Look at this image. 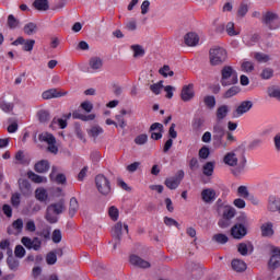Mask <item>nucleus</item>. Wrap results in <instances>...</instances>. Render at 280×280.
<instances>
[{"label": "nucleus", "mask_w": 280, "mask_h": 280, "mask_svg": "<svg viewBox=\"0 0 280 280\" xmlns=\"http://www.w3.org/2000/svg\"><path fill=\"white\" fill-rule=\"evenodd\" d=\"M56 261H58V256H56V252H49L46 255V264H48V266H54Z\"/></svg>", "instance_id": "obj_54"}, {"label": "nucleus", "mask_w": 280, "mask_h": 280, "mask_svg": "<svg viewBox=\"0 0 280 280\" xmlns=\"http://www.w3.org/2000/svg\"><path fill=\"white\" fill-rule=\"evenodd\" d=\"M217 198H218V194L215 192V189L205 188L201 190V200L206 205H212V202H215Z\"/></svg>", "instance_id": "obj_12"}, {"label": "nucleus", "mask_w": 280, "mask_h": 280, "mask_svg": "<svg viewBox=\"0 0 280 280\" xmlns=\"http://www.w3.org/2000/svg\"><path fill=\"white\" fill-rule=\"evenodd\" d=\"M231 110V108L229 107V105H221L217 108V121H222L224 119H226V116L229 115V112Z\"/></svg>", "instance_id": "obj_27"}, {"label": "nucleus", "mask_w": 280, "mask_h": 280, "mask_svg": "<svg viewBox=\"0 0 280 280\" xmlns=\"http://www.w3.org/2000/svg\"><path fill=\"white\" fill-rule=\"evenodd\" d=\"M268 268L269 270H277V268H280V248L273 247L271 250V257L268 261Z\"/></svg>", "instance_id": "obj_11"}, {"label": "nucleus", "mask_w": 280, "mask_h": 280, "mask_svg": "<svg viewBox=\"0 0 280 280\" xmlns=\"http://www.w3.org/2000/svg\"><path fill=\"white\" fill-rule=\"evenodd\" d=\"M27 176H28V178H30L33 183H37V184L47 183V177L37 175V174L34 173V172H28V173H27Z\"/></svg>", "instance_id": "obj_43"}, {"label": "nucleus", "mask_w": 280, "mask_h": 280, "mask_svg": "<svg viewBox=\"0 0 280 280\" xmlns=\"http://www.w3.org/2000/svg\"><path fill=\"white\" fill-rule=\"evenodd\" d=\"M7 264H8V267L10 268V270H13V271L19 270L20 262L16 258H14V256L12 254L8 255Z\"/></svg>", "instance_id": "obj_41"}, {"label": "nucleus", "mask_w": 280, "mask_h": 280, "mask_svg": "<svg viewBox=\"0 0 280 280\" xmlns=\"http://www.w3.org/2000/svg\"><path fill=\"white\" fill-rule=\"evenodd\" d=\"M240 86H232L223 95V97H225V100H229L231 97H235V95H237V93H240Z\"/></svg>", "instance_id": "obj_49"}, {"label": "nucleus", "mask_w": 280, "mask_h": 280, "mask_svg": "<svg viewBox=\"0 0 280 280\" xmlns=\"http://www.w3.org/2000/svg\"><path fill=\"white\" fill-rule=\"evenodd\" d=\"M130 49L133 51V58H143L145 56V49L139 44L131 45Z\"/></svg>", "instance_id": "obj_34"}, {"label": "nucleus", "mask_w": 280, "mask_h": 280, "mask_svg": "<svg viewBox=\"0 0 280 280\" xmlns=\"http://www.w3.org/2000/svg\"><path fill=\"white\" fill-rule=\"evenodd\" d=\"M15 257H18L19 259H23V257H25V248L22 245H18L15 247Z\"/></svg>", "instance_id": "obj_64"}, {"label": "nucleus", "mask_w": 280, "mask_h": 280, "mask_svg": "<svg viewBox=\"0 0 280 280\" xmlns=\"http://www.w3.org/2000/svg\"><path fill=\"white\" fill-rule=\"evenodd\" d=\"M240 222L232 226L231 235L234 240H244L248 235V218L246 215L240 217Z\"/></svg>", "instance_id": "obj_2"}, {"label": "nucleus", "mask_w": 280, "mask_h": 280, "mask_svg": "<svg viewBox=\"0 0 280 280\" xmlns=\"http://www.w3.org/2000/svg\"><path fill=\"white\" fill-rule=\"evenodd\" d=\"M275 75V70L272 68H264L260 72L261 80H270Z\"/></svg>", "instance_id": "obj_46"}, {"label": "nucleus", "mask_w": 280, "mask_h": 280, "mask_svg": "<svg viewBox=\"0 0 280 280\" xmlns=\"http://www.w3.org/2000/svg\"><path fill=\"white\" fill-rule=\"evenodd\" d=\"M192 130H200L205 126V119L200 117H195L191 122Z\"/></svg>", "instance_id": "obj_52"}, {"label": "nucleus", "mask_w": 280, "mask_h": 280, "mask_svg": "<svg viewBox=\"0 0 280 280\" xmlns=\"http://www.w3.org/2000/svg\"><path fill=\"white\" fill-rule=\"evenodd\" d=\"M49 161L40 160L35 164V172H37L38 174H45V172H49Z\"/></svg>", "instance_id": "obj_28"}, {"label": "nucleus", "mask_w": 280, "mask_h": 280, "mask_svg": "<svg viewBox=\"0 0 280 280\" xmlns=\"http://www.w3.org/2000/svg\"><path fill=\"white\" fill-rule=\"evenodd\" d=\"M0 250H7V255H13L12 243L10 242V238L0 241Z\"/></svg>", "instance_id": "obj_38"}, {"label": "nucleus", "mask_w": 280, "mask_h": 280, "mask_svg": "<svg viewBox=\"0 0 280 280\" xmlns=\"http://www.w3.org/2000/svg\"><path fill=\"white\" fill-rule=\"evenodd\" d=\"M35 198L36 200H39V202H46L47 198H49V195L47 194V189L37 188L35 190Z\"/></svg>", "instance_id": "obj_35"}, {"label": "nucleus", "mask_w": 280, "mask_h": 280, "mask_svg": "<svg viewBox=\"0 0 280 280\" xmlns=\"http://www.w3.org/2000/svg\"><path fill=\"white\" fill-rule=\"evenodd\" d=\"M21 242L25 248H28V250H40V246H43V242H40L38 237H34L32 240L27 236H24L22 237Z\"/></svg>", "instance_id": "obj_10"}, {"label": "nucleus", "mask_w": 280, "mask_h": 280, "mask_svg": "<svg viewBox=\"0 0 280 280\" xmlns=\"http://www.w3.org/2000/svg\"><path fill=\"white\" fill-rule=\"evenodd\" d=\"M135 143L137 145H145L148 143V135L142 133L135 138Z\"/></svg>", "instance_id": "obj_59"}, {"label": "nucleus", "mask_w": 280, "mask_h": 280, "mask_svg": "<svg viewBox=\"0 0 280 280\" xmlns=\"http://www.w3.org/2000/svg\"><path fill=\"white\" fill-rule=\"evenodd\" d=\"M108 215L113 222H117L119 220V209L115 206L109 207Z\"/></svg>", "instance_id": "obj_47"}, {"label": "nucleus", "mask_w": 280, "mask_h": 280, "mask_svg": "<svg viewBox=\"0 0 280 280\" xmlns=\"http://www.w3.org/2000/svg\"><path fill=\"white\" fill-rule=\"evenodd\" d=\"M212 242H215L217 244H226V242H229V236L222 233L214 234L212 236Z\"/></svg>", "instance_id": "obj_45"}, {"label": "nucleus", "mask_w": 280, "mask_h": 280, "mask_svg": "<svg viewBox=\"0 0 280 280\" xmlns=\"http://www.w3.org/2000/svg\"><path fill=\"white\" fill-rule=\"evenodd\" d=\"M250 108H253V103L250 101H243L233 112V117H242V115L248 113Z\"/></svg>", "instance_id": "obj_14"}, {"label": "nucleus", "mask_w": 280, "mask_h": 280, "mask_svg": "<svg viewBox=\"0 0 280 280\" xmlns=\"http://www.w3.org/2000/svg\"><path fill=\"white\" fill-rule=\"evenodd\" d=\"M213 170H215V162H207L202 167L203 176H213Z\"/></svg>", "instance_id": "obj_39"}, {"label": "nucleus", "mask_w": 280, "mask_h": 280, "mask_svg": "<svg viewBox=\"0 0 280 280\" xmlns=\"http://www.w3.org/2000/svg\"><path fill=\"white\" fill-rule=\"evenodd\" d=\"M203 104L210 109L215 108V96H212V95L205 96Z\"/></svg>", "instance_id": "obj_48"}, {"label": "nucleus", "mask_w": 280, "mask_h": 280, "mask_svg": "<svg viewBox=\"0 0 280 280\" xmlns=\"http://www.w3.org/2000/svg\"><path fill=\"white\" fill-rule=\"evenodd\" d=\"M254 58L257 62H270V56L264 52H255Z\"/></svg>", "instance_id": "obj_53"}, {"label": "nucleus", "mask_w": 280, "mask_h": 280, "mask_svg": "<svg viewBox=\"0 0 280 280\" xmlns=\"http://www.w3.org/2000/svg\"><path fill=\"white\" fill-rule=\"evenodd\" d=\"M261 237H272L275 235V224L270 221L260 225Z\"/></svg>", "instance_id": "obj_18"}, {"label": "nucleus", "mask_w": 280, "mask_h": 280, "mask_svg": "<svg viewBox=\"0 0 280 280\" xmlns=\"http://www.w3.org/2000/svg\"><path fill=\"white\" fill-rule=\"evenodd\" d=\"M223 163L228 165V167H232L231 172L233 176L237 178L244 174V170L246 168V154L244 152L240 154V150L235 149L225 153Z\"/></svg>", "instance_id": "obj_1"}, {"label": "nucleus", "mask_w": 280, "mask_h": 280, "mask_svg": "<svg viewBox=\"0 0 280 280\" xmlns=\"http://www.w3.org/2000/svg\"><path fill=\"white\" fill-rule=\"evenodd\" d=\"M210 58V65L212 67H218V65H223V62H226V50L220 46H214L210 49L209 52Z\"/></svg>", "instance_id": "obj_6"}, {"label": "nucleus", "mask_w": 280, "mask_h": 280, "mask_svg": "<svg viewBox=\"0 0 280 280\" xmlns=\"http://www.w3.org/2000/svg\"><path fill=\"white\" fill-rule=\"evenodd\" d=\"M161 89H163V81L150 85V91H152L154 95H161Z\"/></svg>", "instance_id": "obj_55"}, {"label": "nucleus", "mask_w": 280, "mask_h": 280, "mask_svg": "<svg viewBox=\"0 0 280 280\" xmlns=\"http://www.w3.org/2000/svg\"><path fill=\"white\" fill-rule=\"evenodd\" d=\"M38 140L43 143H47L48 152H51V154H58V147L56 145V137L49 132H43L38 136Z\"/></svg>", "instance_id": "obj_7"}, {"label": "nucleus", "mask_w": 280, "mask_h": 280, "mask_svg": "<svg viewBox=\"0 0 280 280\" xmlns=\"http://www.w3.org/2000/svg\"><path fill=\"white\" fill-rule=\"evenodd\" d=\"M48 209H50V211H52V213H56V215H60V213L65 212V201L60 200L56 203H52L50 206H48Z\"/></svg>", "instance_id": "obj_30"}, {"label": "nucleus", "mask_w": 280, "mask_h": 280, "mask_svg": "<svg viewBox=\"0 0 280 280\" xmlns=\"http://www.w3.org/2000/svg\"><path fill=\"white\" fill-rule=\"evenodd\" d=\"M95 187L101 196L106 197L113 194V186L110 185V179H108V177H106L104 174L96 175Z\"/></svg>", "instance_id": "obj_4"}, {"label": "nucleus", "mask_w": 280, "mask_h": 280, "mask_svg": "<svg viewBox=\"0 0 280 280\" xmlns=\"http://www.w3.org/2000/svg\"><path fill=\"white\" fill-rule=\"evenodd\" d=\"M45 218L49 224H56V222H58V214H56L54 211H50L49 208L46 210Z\"/></svg>", "instance_id": "obj_44"}, {"label": "nucleus", "mask_w": 280, "mask_h": 280, "mask_svg": "<svg viewBox=\"0 0 280 280\" xmlns=\"http://www.w3.org/2000/svg\"><path fill=\"white\" fill-rule=\"evenodd\" d=\"M246 14H248V4L241 3V5L238 7V10H237V16H240L242 19V18L246 16Z\"/></svg>", "instance_id": "obj_60"}, {"label": "nucleus", "mask_w": 280, "mask_h": 280, "mask_svg": "<svg viewBox=\"0 0 280 280\" xmlns=\"http://www.w3.org/2000/svg\"><path fill=\"white\" fill-rule=\"evenodd\" d=\"M34 45H36V40L26 39L23 44V50L24 51H32V49H34Z\"/></svg>", "instance_id": "obj_61"}, {"label": "nucleus", "mask_w": 280, "mask_h": 280, "mask_svg": "<svg viewBox=\"0 0 280 280\" xmlns=\"http://www.w3.org/2000/svg\"><path fill=\"white\" fill-rule=\"evenodd\" d=\"M224 135H226V130L224 129V125L222 121H217L212 129V140L217 145H220L222 143V140L224 139Z\"/></svg>", "instance_id": "obj_8"}, {"label": "nucleus", "mask_w": 280, "mask_h": 280, "mask_svg": "<svg viewBox=\"0 0 280 280\" xmlns=\"http://www.w3.org/2000/svg\"><path fill=\"white\" fill-rule=\"evenodd\" d=\"M65 95H69V92L60 91L59 89H49L42 93L43 100H54L58 97H65Z\"/></svg>", "instance_id": "obj_13"}, {"label": "nucleus", "mask_w": 280, "mask_h": 280, "mask_svg": "<svg viewBox=\"0 0 280 280\" xmlns=\"http://www.w3.org/2000/svg\"><path fill=\"white\" fill-rule=\"evenodd\" d=\"M241 69L245 73H252V71H255V63H253V61H244Z\"/></svg>", "instance_id": "obj_50"}, {"label": "nucleus", "mask_w": 280, "mask_h": 280, "mask_svg": "<svg viewBox=\"0 0 280 280\" xmlns=\"http://www.w3.org/2000/svg\"><path fill=\"white\" fill-rule=\"evenodd\" d=\"M8 25L11 30H14L19 26V20L14 19V15L10 14L8 16Z\"/></svg>", "instance_id": "obj_63"}, {"label": "nucleus", "mask_w": 280, "mask_h": 280, "mask_svg": "<svg viewBox=\"0 0 280 280\" xmlns=\"http://www.w3.org/2000/svg\"><path fill=\"white\" fill-rule=\"evenodd\" d=\"M267 93L269 97H275L276 100L280 101V90L277 86H269L267 89Z\"/></svg>", "instance_id": "obj_51"}, {"label": "nucleus", "mask_w": 280, "mask_h": 280, "mask_svg": "<svg viewBox=\"0 0 280 280\" xmlns=\"http://www.w3.org/2000/svg\"><path fill=\"white\" fill-rule=\"evenodd\" d=\"M221 84L222 86H231L237 84V71L231 66H225L221 70Z\"/></svg>", "instance_id": "obj_5"}, {"label": "nucleus", "mask_w": 280, "mask_h": 280, "mask_svg": "<svg viewBox=\"0 0 280 280\" xmlns=\"http://www.w3.org/2000/svg\"><path fill=\"white\" fill-rule=\"evenodd\" d=\"M104 133V129L102 127H100L98 125L92 126L89 130H88V135L89 137H92L93 139H97V137L100 135Z\"/></svg>", "instance_id": "obj_36"}, {"label": "nucleus", "mask_w": 280, "mask_h": 280, "mask_svg": "<svg viewBox=\"0 0 280 280\" xmlns=\"http://www.w3.org/2000/svg\"><path fill=\"white\" fill-rule=\"evenodd\" d=\"M232 268L235 272H244L246 270V262H244V260L234 259L232 260Z\"/></svg>", "instance_id": "obj_37"}, {"label": "nucleus", "mask_w": 280, "mask_h": 280, "mask_svg": "<svg viewBox=\"0 0 280 280\" xmlns=\"http://www.w3.org/2000/svg\"><path fill=\"white\" fill-rule=\"evenodd\" d=\"M225 30L230 36H237L240 34L237 31H235V23L233 22H229Z\"/></svg>", "instance_id": "obj_56"}, {"label": "nucleus", "mask_w": 280, "mask_h": 280, "mask_svg": "<svg viewBox=\"0 0 280 280\" xmlns=\"http://www.w3.org/2000/svg\"><path fill=\"white\" fill-rule=\"evenodd\" d=\"M183 178H185V172L180 170L174 177H167L164 182V185L167 187V189H178Z\"/></svg>", "instance_id": "obj_9"}, {"label": "nucleus", "mask_w": 280, "mask_h": 280, "mask_svg": "<svg viewBox=\"0 0 280 280\" xmlns=\"http://www.w3.org/2000/svg\"><path fill=\"white\" fill-rule=\"evenodd\" d=\"M237 195L241 197V198H248L250 196V192L248 191V187L246 186H240L237 188Z\"/></svg>", "instance_id": "obj_58"}, {"label": "nucleus", "mask_w": 280, "mask_h": 280, "mask_svg": "<svg viewBox=\"0 0 280 280\" xmlns=\"http://www.w3.org/2000/svg\"><path fill=\"white\" fill-rule=\"evenodd\" d=\"M267 210L270 211V213H279L280 215V198L270 196L267 203Z\"/></svg>", "instance_id": "obj_16"}, {"label": "nucleus", "mask_w": 280, "mask_h": 280, "mask_svg": "<svg viewBox=\"0 0 280 280\" xmlns=\"http://www.w3.org/2000/svg\"><path fill=\"white\" fill-rule=\"evenodd\" d=\"M23 231V219L15 220L8 229V235H19Z\"/></svg>", "instance_id": "obj_19"}, {"label": "nucleus", "mask_w": 280, "mask_h": 280, "mask_svg": "<svg viewBox=\"0 0 280 280\" xmlns=\"http://www.w3.org/2000/svg\"><path fill=\"white\" fill-rule=\"evenodd\" d=\"M259 38H260L259 34L255 33V34L246 35L245 37H243V42L247 47H253L257 45V43H259Z\"/></svg>", "instance_id": "obj_29"}, {"label": "nucleus", "mask_w": 280, "mask_h": 280, "mask_svg": "<svg viewBox=\"0 0 280 280\" xmlns=\"http://www.w3.org/2000/svg\"><path fill=\"white\" fill-rule=\"evenodd\" d=\"M51 240L54 244H60L62 242V232L60 230H54Z\"/></svg>", "instance_id": "obj_57"}, {"label": "nucleus", "mask_w": 280, "mask_h": 280, "mask_svg": "<svg viewBox=\"0 0 280 280\" xmlns=\"http://www.w3.org/2000/svg\"><path fill=\"white\" fill-rule=\"evenodd\" d=\"M33 5L35 7V10H38L39 12H45L49 10V1L48 0H35L33 2Z\"/></svg>", "instance_id": "obj_33"}, {"label": "nucleus", "mask_w": 280, "mask_h": 280, "mask_svg": "<svg viewBox=\"0 0 280 280\" xmlns=\"http://www.w3.org/2000/svg\"><path fill=\"white\" fill-rule=\"evenodd\" d=\"M23 32L26 34V36H34V34L38 32V26L34 22H30L24 25Z\"/></svg>", "instance_id": "obj_32"}, {"label": "nucleus", "mask_w": 280, "mask_h": 280, "mask_svg": "<svg viewBox=\"0 0 280 280\" xmlns=\"http://www.w3.org/2000/svg\"><path fill=\"white\" fill-rule=\"evenodd\" d=\"M19 187L23 196H32V184L27 179H19Z\"/></svg>", "instance_id": "obj_25"}, {"label": "nucleus", "mask_w": 280, "mask_h": 280, "mask_svg": "<svg viewBox=\"0 0 280 280\" xmlns=\"http://www.w3.org/2000/svg\"><path fill=\"white\" fill-rule=\"evenodd\" d=\"M89 67L92 71H100L104 67V59L98 56L91 57L89 60Z\"/></svg>", "instance_id": "obj_23"}, {"label": "nucleus", "mask_w": 280, "mask_h": 280, "mask_svg": "<svg viewBox=\"0 0 280 280\" xmlns=\"http://www.w3.org/2000/svg\"><path fill=\"white\" fill-rule=\"evenodd\" d=\"M261 23L267 30L275 31L280 27L279 14L275 11H265L261 14Z\"/></svg>", "instance_id": "obj_3"}, {"label": "nucleus", "mask_w": 280, "mask_h": 280, "mask_svg": "<svg viewBox=\"0 0 280 280\" xmlns=\"http://www.w3.org/2000/svg\"><path fill=\"white\" fill-rule=\"evenodd\" d=\"M220 218H225V220H233L235 218V208L231 206L220 207L219 212H217Z\"/></svg>", "instance_id": "obj_15"}, {"label": "nucleus", "mask_w": 280, "mask_h": 280, "mask_svg": "<svg viewBox=\"0 0 280 280\" xmlns=\"http://www.w3.org/2000/svg\"><path fill=\"white\" fill-rule=\"evenodd\" d=\"M184 43L187 47H196L200 43V37H198V34L190 32L184 36Z\"/></svg>", "instance_id": "obj_22"}, {"label": "nucleus", "mask_w": 280, "mask_h": 280, "mask_svg": "<svg viewBox=\"0 0 280 280\" xmlns=\"http://www.w3.org/2000/svg\"><path fill=\"white\" fill-rule=\"evenodd\" d=\"M124 229V223L120 221L117 222L113 229H112V235L116 238V242L114 244V250H117V245L121 242V231Z\"/></svg>", "instance_id": "obj_17"}, {"label": "nucleus", "mask_w": 280, "mask_h": 280, "mask_svg": "<svg viewBox=\"0 0 280 280\" xmlns=\"http://www.w3.org/2000/svg\"><path fill=\"white\" fill-rule=\"evenodd\" d=\"M15 163H18L19 165H25V153H23V151H18L15 153Z\"/></svg>", "instance_id": "obj_62"}, {"label": "nucleus", "mask_w": 280, "mask_h": 280, "mask_svg": "<svg viewBox=\"0 0 280 280\" xmlns=\"http://www.w3.org/2000/svg\"><path fill=\"white\" fill-rule=\"evenodd\" d=\"M50 180H55L58 185H65L67 183V176L65 174H58V167L52 166L49 175Z\"/></svg>", "instance_id": "obj_21"}, {"label": "nucleus", "mask_w": 280, "mask_h": 280, "mask_svg": "<svg viewBox=\"0 0 280 280\" xmlns=\"http://www.w3.org/2000/svg\"><path fill=\"white\" fill-rule=\"evenodd\" d=\"M253 250H255V247L250 242L240 243L237 245V252L240 253V255H243V257H246V255H248V253H253Z\"/></svg>", "instance_id": "obj_26"}, {"label": "nucleus", "mask_w": 280, "mask_h": 280, "mask_svg": "<svg viewBox=\"0 0 280 280\" xmlns=\"http://www.w3.org/2000/svg\"><path fill=\"white\" fill-rule=\"evenodd\" d=\"M37 119L39 124H47L51 119V114L47 109H39L37 112Z\"/></svg>", "instance_id": "obj_31"}, {"label": "nucleus", "mask_w": 280, "mask_h": 280, "mask_svg": "<svg viewBox=\"0 0 280 280\" xmlns=\"http://www.w3.org/2000/svg\"><path fill=\"white\" fill-rule=\"evenodd\" d=\"M180 97L183 102H189L190 100H194V85H185L182 89Z\"/></svg>", "instance_id": "obj_24"}, {"label": "nucleus", "mask_w": 280, "mask_h": 280, "mask_svg": "<svg viewBox=\"0 0 280 280\" xmlns=\"http://www.w3.org/2000/svg\"><path fill=\"white\" fill-rule=\"evenodd\" d=\"M0 108L3 113H12L14 110V103H10L5 100H0Z\"/></svg>", "instance_id": "obj_42"}, {"label": "nucleus", "mask_w": 280, "mask_h": 280, "mask_svg": "<svg viewBox=\"0 0 280 280\" xmlns=\"http://www.w3.org/2000/svg\"><path fill=\"white\" fill-rule=\"evenodd\" d=\"M78 209H80V206L78 203V199L75 197H72L70 199V207H69L70 218H73V215H75V213H78Z\"/></svg>", "instance_id": "obj_40"}, {"label": "nucleus", "mask_w": 280, "mask_h": 280, "mask_svg": "<svg viewBox=\"0 0 280 280\" xmlns=\"http://www.w3.org/2000/svg\"><path fill=\"white\" fill-rule=\"evenodd\" d=\"M129 261L131 266H136L137 268H150L151 266L148 260H144L137 255H131Z\"/></svg>", "instance_id": "obj_20"}]
</instances>
